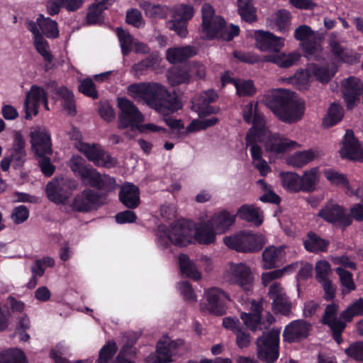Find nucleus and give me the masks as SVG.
Segmentation results:
<instances>
[{"instance_id": "4be33fe9", "label": "nucleus", "mask_w": 363, "mask_h": 363, "mask_svg": "<svg viewBox=\"0 0 363 363\" xmlns=\"http://www.w3.org/2000/svg\"><path fill=\"white\" fill-rule=\"evenodd\" d=\"M218 96L217 92L213 89H208L203 92L198 98L196 106L200 116H209L212 113H216L219 108L216 106H210L214 103Z\"/></svg>"}, {"instance_id": "a211bd4d", "label": "nucleus", "mask_w": 363, "mask_h": 363, "mask_svg": "<svg viewBox=\"0 0 363 363\" xmlns=\"http://www.w3.org/2000/svg\"><path fill=\"white\" fill-rule=\"evenodd\" d=\"M268 296L272 300L274 313H279L284 315L290 313L291 303L279 283L274 282L269 286Z\"/></svg>"}, {"instance_id": "603ef678", "label": "nucleus", "mask_w": 363, "mask_h": 363, "mask_svg": "<svg viewBox=\"0 0 363 363\" xmlns=\"http://www.w3.org/2000/svg\"><path fill=\"white\" fill-rule=\"evenodd\" d=\"M79 91L93 99L99 98L96 85L91 78H86L81 81L79 85Z\"/></svg>"}, {"instance_id": "9d476101", "label": "nucleus", "mask_w": 363, "mask_h": 363, "mask_svg": "<svg viewBox=\"0 0 363 363\" xmlns=\"http://www.w3.org/2000/svg\"><path fill=\"white\" fill-rule=\"evenodd\" d=\"M30 143L31 151L36 156L51 155L52 143L50 131L42 126H35L30 129Z\"/></svg>"}, {"instance_id": "f3484780", "label": "nucleus", "mask_w": 363, "mask_h": 363, "mask_svg": "<svg viewBox=\"0 0 363 363\" xmlns=\"http://www.w3.org/2000/svg\"><path fill=\"white\" fill-rule=\"evenodd\" d=\"M47 96L46 91L43 87L37 85L31 86L24 101L25 118L26 120H31L32 116H36L38 113L40 104Z\"/></svg>"}, {"instance_id": "9b49d317", "label": "nucleus", "mask_w": 363, "mask_h": 363, "mask_svg": "<svg viewBox=\"0 0 363 363\" xmlns=\"http://www.w3.org/2000/svg\"><path fill=\"white\" fill-rule=\"evenodd\" d=\"M317 216L328 223L340 226L343 229L352 223V219L346 213L345 208L337 203H327L318 211Z\"/></svg>"}, {"instance_id": "cd10ccee", "label": "nucleus", "mask_w": 363, "mask_h": 363, "mask_svg": "<svg viewBox=\"0 0 363 363\" xmlns=\"http://www.w3.org/2000/svg\"><path fill=\"white\" fill-rule=\"evenodd\" d=\"M235 216L231 215L227 211H223L215 214L208 221L218 233L225 232L235 223Z\"/></svg>"}, {"instance_id": "20e7f679", "label": "nucleus", "mask_w": 363, "mask_h": 363, "mask_svg": "<svg viewBox=\"0 0 363 363\" xmlns=\"http://www.w3.org/2000/svg\"><path fill=\"white\" fill-rule=\"evenodd\" d=\"M265 101L266 105L283 122L296 123L304 114V106L292 99L285 89L273 90L266 96Z\"/></svg>"}, {"instance_id": "13d9d810", "label": "nucleus", "mask_w": 363, "mask_h": 363, "mask_svg": "<svg viewBox=\"0 0 363 363\" xmlns=\"http://www.w3.org/2000/svg\"><path fill=\"white\" fill-rule=\"evenodd\" d=\"M240 318L245 326L250 330L252 331L261 330V320L257 313L252 314L250 313H242Z\"/></svg>"}, {"instance_id": "f8f14e48", "label": "nucleus", "mask_w": 363, "mask_h": 363, "mask_svg": "<svg viewBox=\"0 0 363 363\" xmlns=\"http://www.w3.org/2000/svg\"><path fill=\"white\" fill-rule=\"evenodd\" d=\"M341 91L347 108L352 110L360 101L363 93V83L358 77L350 76L342 80Z\"/></svg>"}, {"instance_id": "7c9ffc66", "label": "nucleus", "mask_w": 363, "mask_h": 363, "mask_svg": "<svg viewBox=\"0 0 363 363\" xmlns=\"http://www.w3.org/2000/svg\"><path fill=\"white\" fill-rule=\"evenodd\" d=\"M226 22L221 16H216L209 21L208 25L202 26L203 31L208 39L220 38Z\"/></svg>"}, {"instance_id": "774afa93", "label": "nucleus", "mask_w": 363, "mask_h": 363, "mask_svg": "<svg viewBox=\"0 0 363 363\" xmlns=\"http://www.w3.org/2000/svg\"><path fill=\"white\" fill-rule=\"evenodd\" d=\"M40 158L39 160V167H40L41 172L45 177H50L53 174L55 167L51 163V160L48 155L38 156Z\"/></svg>"}, {"instance_id": "39448f33", "label": "nucleus", "mask_w": 363, "mask_h": 363, "mask_svg": "<svg viewBox=\"0 0 363 363\" xmlns=\"http://www.w3.org/2000/svg\"><path fill=\"white\" fill-rule=\"evenodd\" d=\"M258 358L266 363L275 362L279 356V332H263L256 342Z\"/></svg>"}, {"instance_id": "ddd939ff", "label": "nucleus", "mask_w": 363, "mask_h": 363, "mask_svg": "<svg viewBox=\"0 0 363 363\" xmlns=\"http://www.w3.org/2000/svg\"><path fill=\"white\" fill-rule=\"evenodd\" d=\"M206 309L211 314L222 316L226 313L227 303L230 297L223 290L213 287L206 291Z\"/></svg>"}, {"instance_id": "e433bc0d", "label": "nucleus", "mask_w": 363, "mask_h": 363, "mask_svg": "<svg viewBox=\"0 0 363 363\" xmlns=\"http://www.w3.org/2000/svg\"><path fill=\"white\" fill-rule=\"evenodd\" d=\"M278 135H272L266 142L265 148L267 151L276 153H282L293 147L296 145V142L284 140L277 141Z\"/></svg>"}, {"instance_id": "4c0bfd02", "label": "nucleus", "mask_w": 363, "mask_h": 363, "mask_svg": "<svg viewBox=\"0 0 363 363\" xmlns=\"http://www.w3.org/2000/svg\"><path fill=\"white\" fill-rule=\"evenodd\" d=\"M271 133L267 128L251 127L247 132L245 136L246 145L251 144L263 143L266 139L269 140Z\"/></svg>"}, {"instance_id": "a18cd8bd", "label": "nucleus", "mask_w": 363, "mask_h": 363, "mask_svg": "<svg viewBox=\"0 0 363 363\" xmlns=\"http://www.w3.org/2000/svg\"><path fill=\"white\" fill-rule=\"evenodd\" d=\"M315 157V152L312 150L298 152L290 158L289 163L300 168L313 160Z\"/></svg>"}, {"instance_id": "72a5a7b5", "label": "nucleus", "mask_w": 363, "mask_h": 363, "mask_svg": "<svg viewBox=\"0 0 363 363\" xmlns=\"http://www.w3.org/2000/svg\"><path fill=\"white\" fill-rule=\"evenodd\" d=\"M109 0H102L98 3L92 4L86 14V22L89 25L97 23L101 17L104 11L108 9V6L111 5Z\"/></svg>"}, {"instance_id": "393cba45", "label": "nucleus", "mask_w": 363, "mask_h": 363, "mask_svg": "<svg viewBox=\"0 0 363 363\" xmlns=\"http://www.w3.org/2000/svg\"><path fill=\"white\" fill-rule=\"evenodd\" d=\"M284 251L282 247L269 246L262 252L263 267L265 269H274L282 264Z\"/></svg>"}, {"instance_id": "2f4dec72", "label": "nucleus", "mask_w": 363, "mask_h": 363, "mask_svg": "<svg viewBox=\"0 0 363 363\" xmlns=\"http://www.w3.org/2000/svg\"><path fill=\"white\" fill-rule=\"evenodd\" d=\"M344 116L342 107L337 103H333L328 109L327 114L323 118V125L330 128L340 123Z\"/></svg>"}, {"instance_id": "6ab92c4d", "label": "nucleus", "mask_w": 363, "mask_h": 363, "mask_svg": "<svg viewBox=\"0 0 363 363\" xmlns=\"http://www.w3.org/2000/svg\"><path fill=\"white\" fill-rule=\"evenodd\" d=\"M340 153L345 158L363 162V150L353 130L350 129L345 132Z\"/></svg>"}, {"instance_id": "a878e982", "label": "nucleus", "mask_w": 363, "mask_h": 363, "mask_svg": "<svg viewBox=\"0 0 363 363\" xmlns=\"http://www.w3.org/2000/svg\"><path fill=\"white\" fill-rule=\"evenodd\" d=\"M179 345L175 340L158 341L156 347L155 363H168L172 362V354Z\"/></svg>"}, {"instance_id": "680f3d73", "label": "nucleus", "mask_w": 363, "mask_h": 363, "mask_svg": "<svg viewBox=\"0 0 363 363\" xmlns=\"http://www.w3.org/2000/svg\"><path fill=\"white\" fill-rule=\"evenodd\" d=\"M233 55L239 61L250 65H254L261 61L260 57L252 52H245L235 50L233 52Z\"/></svg>"}, {"instance_id": "7ed1b4c3", "label": "nucleus", "mask_w": 363, "mask_h": 363, "mask_svg": "<svg viewBox=\"0 0 363 363\" xmlns=\"http://www.w3.org/2000/svg\"><path fill=\"white\" fill-rule=\"evenodd\" d=\"M192 233V226L186 220H179L170 225L166 235L173 245L179 247L187 246L193 238L201 245H210L216 241L215 230L208 221L196 228L194 236Z\"/></svg>"}, {"instance_id": "49530a36", "label": "nucleus", "mask_w": 363, "mask_h": 363, "mask_svg": "<svg viewBox=\"0 0 363 363\" xmlns=\"http://www.w3.org/2000/svg\"><path fill=\"white\" fill-rule=\"evenodd\" d=\"M307 70L322 83H328L332 77L327 67L320 66L315 63L308 64Z\"/></svg>"}, {"instance_id": "4d7b16f0", "label": "nucleus", "mask_w": 363, "mask_h": 363, "mask_svg": "<svg viewBox=\"0 0 363 363\" xmlns=\"http://www.w3.org/2000/svg\"><path fill=\"white\" fill-rule=\"evenodd\" d=\"M324 176L333 185L342 187L343 185L348 184V179L347 177L333 169L325 170Z\"/></svg>"}, {"instance_id": "58836bf2", "label": "nucleus", "mask_w": 363, "mask_h": 363, "mask_svg": "<svg viewBox=\"0 0 363 363\" xmlns=\"http://www.w3.org/2000/svg\"><path fill=\"white\" fill-rule=\"evenodd\" d=\"M282 186L291 192L301 191V177L294 172H281L280 174Z\"/></svg>"}, {"instance_id": "423d86ee", "label": "nucleus", "mask_w": 363, "mask_h": 363, "mask_svg": "<svg viewBox=\"0 0 363 363\" xmlns=\"http://www.w3.org/2000/svg\"><path fill=\"white\" fill-rule=\"evenodd\" d=\"M223 242L230 249L240 252H257L262 249L264 245L257 235L247 231L226 236Z\"/></svg>"}, {"instance_id": "1a4fd4ad", "label": "nucleus", "mask_w": 363, "mask_h": 363, "mask_svg": "<svg viewBox=\"0 0 363 363\" xmlns=\"http://www.w3.org/2000/svg\"><path fill=\"white\" fill-rule=\"evenodd\" d=\"M79 183L71 178H61L50 182L46 185V194L48 199L55 203H64L72 191L77 189Z\"/></svg>"}, {"instance_id": "338daca9", "label": "nucleus", "mask_w": 363, "mask_h": 363, "mask_svg": "<svg viewBox=\"0 0 363 363\" xmlns=\"http://www.w3.org/2000/svg\"><path fill=\"white\" fill-rule=\"evenodd\" d=\"M314 34L311 28L307 25H301L297 27L294 31V38L302 42L310 40L309 38Z\"/></svg>"}, {"instance_id": "b1692460", "label": "nucleus", "mask_w": 363, "mask_h": 363, "mask_svg": "<svg viewBox=\"0 0 363 363\" xmlns=\"http://www.w3.org/2000/svg\"><path fill=\"white\" fill-rule=\"evenodd\" d=\"M303 245L306 251L318 254L327 252L330 242L322 238L315 232L309 231L307 233L306 238L303 240Z\"/></svg>"}, {"instance_id": "dca6fc26", "label": "nucleus", "mask_w": 363, "mask_h": 363, "mask_svg": "<svg viewBox=\"0 0 363 363\" xmlns=\"http://www.w3.org/2000/svg\"><path fill=\"white\" fill-rule=\"evenodd\" d=\"M232 278L247 295L252 293L254 278L250 268L245 264L239 263L231 267Z\"/></svg>"}, {"instance_id": "37998d69", "label": "nucleus", "mask_w": 363, "mask_h": 363, "mask_svg": "<svg viewBox=\"0 0 363 363\" xmlns=\"http://www.w3.org/2000/svg\"><path fill=\"white\" fill-rule=\"evenodd\" d=\"M318 169L312 168L304 172L301 177V191L306 192H312L315 189V186L318 182Z\"/></svg>"}, {"instance_id": "473e14b6", "label": "nucleus", "mask_w": 363, "mask_h": 363, "mask_svg": "<svg viewBox=\"0 0 363 363\" xmlns=\"http://www.w3.org/2000/svg\"><path fill=\"white\" fill-rule=\"evenodd\" d=\"M179 268L182 274L194 280L201 279V274L196 269L194 264L190 260L189 256L181 253L178 257Z\"/></svg>"}, {"instance_id": "5fc2aeb1", "label": "nucleus", "mask_w": 363, "mask_h": 363, "mask_svg": "<svg viewBox=\"0 0 363 363\" xmlns=\"http://www.w3.org/2000/svg\"><path fill=\"white\" fill-rule=\"evenodd\" d=\"M236 93L240 97L252 96L256 93V89L252 80H244L235 83Z\"/></svg>"}, {"instance_id": "6e6d98bb", "label": "nucleus", "mask_w": 363, "mask_h": 363, "mask_svg": "<svg viewBox=\"0 0 363 363\" xmlns=\"http://www.w3.org/2000/svg\"><path fill=\"white\" fill-rule=\"evenodd\" d=\"M294 268V264H289L282 269H274L269 272L263 273L262 275V279L264 285H267L273 280L279 279L284 276V274Z\"/></svg>"}, {"instance_id": "09e8293b", "label": "nucleus", "mask_w": 363, "mask_h": 363, "mask_svg": "<svg viewBox=\"0 0 363 363\" xmlns=\"http://www.w3.org/2000/svg\"><path fill=\"white\" fill-rule=\"evenodd\" d=\"M301 47L308 60L313 58L315 60H320V54L318 52V45L315 40H308L301 43Z\"/></svg>"}, {"instance_id": "a19ab883", "label": "nucleus", "mask_w": 363, "mask_h": 363, "mask_svg": "<svg viewBox=\"0 0 363 363\" xmlns=\"http://www.w3.org/2000/svg\"><path fill=\"white\" fill-rule=\"evenodd\" d=\"M338 33L332 32L328 38V45L330 52L335 59L340 61H345L348 55L345 52V48L342 47L337 40Z\"/></svg>"}, {"instance_id": "aec40b11", "label": "nucleus", "mask_w": 363, "mask_h": 363, "mask_svg": "<svg viewBox=\"0 0 363 363\" xmlns=\"http://www.w3.org/2000/svg\"><path fill=\"white\" fill-rule=\"evenodd\" d=\"M140 189L133 183L125 182L121 187L118 199L121 203L129 209L136 208L140 203Z\"/></svg>"}, {"instance_id": "ea45409f", "label": "nucleus", "mask_w": 363, "mask_h": 363, "mask_svg": "<svg viewBox=\"0 0 363 363\" xmlns=\"http://www.w3.org/2000/svg\"><path fill=\"white\" fill-rule=\"evenodd\" d=\"M338 305L332 303L326 306L323 315L320 320L323 325H327L328 328L337 325L340 323H344L337 318Z\"/></svg>"}, {"instance_id": "f257e3e1", "label": "nucleus", "mask_w": 363, "mask_h": 363, "mask_svg": "<svg viewBox=\"0 0 363 363\" xmlns=\"http://www.w3.org/2000/svg\"><path fill=\"white\" fill-rule=\"evenodd\" d=\"M69 167L84 185L91 187L85 188L75 195L70 204L72 211L87 213L106 205L109 194L117 187L115 178L102 174L96 169L87 165L85 160L79 155L71 157Z\"/></svg>"}, {"instance_id": "6e6552de", "label": "nucleus", "mask_w": 363, "mask_h": 363, "mask_svg": "<svg viewBox=\"0 0 363 363\" xmlns=\"http://www.w3.org/2000/svg\"><path fill=\"white\" fill-rule=\"evenodd\" d=\"M78 148L86 158L96 167L110 169L117 164V160L113 157L99 144L93 143L91 145L86 143H81Z\"/></svg>"}, {"instance_id": "412c9836", "label": "nucleus", "mask_w": 363, "mask_h": 363, "mask_svg": "<svg viewBox=\"0 0 363 363\" xmlns=\"http://www.w3.org/2000/svg\"><path fill=\"white\" fill-rule=\"evenodd\" d=\"M26 140L23 134L19 130L14 132L12 147L10 150V156L13 160L15 169L23 166L26 160Z\"/></svg>"}, {"instance_id": "69168bd1", "label": "nucleus", "mask_w": 363, "mask_h": 363, "mask_svg": "<svg viewBox=\"0 0 363 363\" xmlns=\"http://www.w3.org/2000/svg\"><path fill=\"white\" fill-rule=\"evenodd\" d=\"M155 64V60L152 57H147L140 62L135 63L133 66V70L136 74H143L148 69L153 67Z\"/></svg>"}, {"instance_id": "3c124183", "label": "nucleus", "mask_w": 363, "mask_h": 363, "mask_svg": "<svg viewBox=\"0 0 363 363\" xmlns=\"http://www.w3.org/2000/svg\"><path fill=\"white\" fill-rule=\"evenodd\" d=\"M345 354L358 362H363V341H356L351 343L345 350Z\"/></svg>"}, {"instance_id": "f03ea898", "label": "nucleus", "mask_w": 363, "mask_h": 363, "mask_svg": "<svg viewBox=\"0 0 363 363\" xmlns=\"http://www.w3.org/2000/svg\"><path fill=\"white\" fill-rule=\"evenodd\" d=\"M128 94L158 112L174 113L182 108L178 98L159 83L132 84L128 86Z\"/></svg>"}, {"instance_id": "4468645a", "label": "nucleus", "mask_w": 363, "mask_h": 363, "mask_svg": "<svg viewBox=\"0 0 363 363\" xmlns=\"http://www.w3.org/2000/svg\"><path fill=\"white\" fill-rule=\"evenodd\" d=\"M256 48L262 52L278 53L284 46L285 39L269 31L258 30L255 32Z\"/></svg>"}, {"instance_id": "de8ad7c7", "label": "nucleus", "mask_w": 363, "mask_h": 363, "mask_svg": "<svg viewBox=\"0 0 363 363\" xmlns=\"http://www.w3.org/2000/svg\"><path fill=\"white\" fill-rule=\"evenodd\" d=\"M117 35L120 43L121 52L123 56H127L133 48V37L122 28H117Z\"/></svg>"}, {"instance_id": "2eb2a0df", "label": "nucleus", "mask_w": 363, "mask_h": 363, "mask_svg": "<svg viewBox=\"0 0 363 363\" xmlns=\"http://www.w3.org/2000/svg\"><path fill=\"white\" fill-rule=\"evenodd\" d=\"M311 325L304 320H296L287 325L283 332L284 340L290 343L298 342L309 335Z\"/></svg>"}, {"instance_id": "bb28decb", "label": "nucleus", "mask_w": 363, "mask_h": 363, "mask_svg": "<svg viewBox=\"0 0 363 363\" xmlns=\"http://www.w3.org/2000/svg\"><path fill=\"white\" fill-rule=\"evenodd\" d=\"M167 77L169 84L172 86L182 84H188L191 79V74L186 66H174L167 72Z\"/></svg>"}, {"instance_id": "79ce46f5", "label": "nucleus", "mask_w": 363, "mask_h": 363, "mask_svg": "<svg viewBox=\"0 0 363 363\" xmlns=\"http://www.w3.org/2000/svg\"><path fill=\"white\" fill-rule=\"evenodd\" d=\"M0 363H26V356L20 349H9L0 352Z\"/></svg>"}, {"instance_id": "052dcab7", "label": "nucleus", "mask_w": 363, "mask_h": 363, "mask_svg": "<svg viewBox=\"0 0 363 363\" xmlns=\"http://www.w3.org/2000/svg\"><path fill=\"white\" fill-rule=\"evenodd\" d=\"M330 271V265L326 260H320L315 264V279L318 282L329 279L328 276Z\"/></svg>"}, {"instance_id": "c03bdc74", "label": "nucleus", "mask_w": 363, "mask_h": 363, "mask_svg": "<svg viewBox=\"0 0 363 363\" xmlns=\"http://www.w3.org/2000/svg\"><path fill=\"white\" fill-rule=\"evenodd\" d=\"M118 347L113 341H108L101 347L99 353L98 363H108L117 352Z\"/></svg>"}, {"instance_id": "c9c22d12", "label": "nucleus", "mask_w": 363, "mask_h": 363, "mask_svg": "<svg viewBox=\"0 0 363 363\" xmlns=\"http://www.w3.org/2000/svg\"><path fill=\"white\" fill-rule=\"evenodd\" d=\"M37 23L43 33L48 38H56L59 36L57 23L50 18H45L43 15L37 18Z\"/></svg>"}, {"instance_id": "0e129e2a", "label": "nucleus", "mask_w": 363, "mask_h": 363, "mask_svg": "<svg viewBox=\"0 0 363 363\" xmlns=\"http://www.w3.org/2000/svg\"><path fill=\"white\" fill-rule=\"evenodd\" d=\"M28 217L29 210L23 205L14 208L11 213V218L15 224H21L23 223L28 218Z\"/></svg>"}, {"instance_id": "864d4df0", "label": "nucleus", "mask_w": 363, "mask_h": 363, "mask_svg": "<svg viewBox=\"0 0 363 363\" xmlns=\"http://www.w3.org/2000/svg\"><path fill=\"white\" fill-rule=\"evenodd\" d=\"M291 18V13L287 10L282 9L278 11L275 21V25L280 32L285 33L288 31Z\"/></svg>"}, {"instance_id": "c85d7f7f", "label": "nucleus", "mask_w": 363, "mask_h": 363, "mask_svg": "<svg viewBox=\"0 0 363 363\" xmlns=\"http://www.w3.org/2000/svg\"><path fill=\"white\" fill-rule=\"evenodd\" d=\"M301 55L298 52H293L289 55H267L264 56L263 61L274 63L282 68H289L299 61Z\"/></svg>"}, {"instance_id": "bf43d9fd", "label": "nucleus", "mask_w": 363, "mask_h": 363, "mask_svg": "<svg viewBox=\"0 0 363 363\" xmlns=\"http://www.w3.org/2000/svg\"><path fill=\"white\" fill-rule=\"evenodd\" d=\"M336 272L340 277L341 284L347 289L348 292L355 289V284L353 281L352 274L350 272L341 267H337Z\"/></svg>"}, {"instance_id": "f704fd0d", "label": "nucleus", "mask_w": 363, "mask_h": 363, "mask_svg": "<svg viewBox=\"0 0 363 363\" xmlns=\"http://www.w3.org/2000/svg\"><path fill=\"white\" fill-rule=\"evenodd\" d=\"M238 7L242 20L247 23L257 21L256 9L252 4V0H238Z\"/></svg>"}, {"instance_id": "c756f323", "label": "nucleus", "mask_w": 363, "mask_h": 363, "mask_svg": "<svg viewBox=\"0 0 363 363\" xmlns=\"http://www.w3.org/2000/svg\"><path fill=\"white\" fill-rule=\"evenodd\" d=\"M237 216L241 220L254 223L256 225H260L263 222L259 208L249 204L242 205L238 209Z\"/></svg>"}, {"instance_id": "8fccbe9b", "label": "nucleus", "mask_w": 363, "mask_h": 363, "mask_svg": "<svg viewBox=\"0 0 363 363\" xmlns=\"http://www.w3.org/2000/svg\"><path fill=\"white\" fill-rule=\"evenodd\" d=\"M34 45L37 52L43 57V60L48 63L52 62L53 56L48 50V43L43 35H39L37 39L34 40Z\"/></svg>"}, {"instance_id": "e2e57ef3", "label": "nucleus", "mask_w": 363, "mask_h": 363, "mask_svg": "<svg viewBox=\"0 0 363 363\" xmlns=\"http://www.w3.org/2000/svg\"><path fill=\"white\" fill-rule=\"evenodd\" d=\"M125 21L128 24L138 28L143 27L145 25L141 12L136 9H132L127 11Z\"/></svg>"}, {"instance_id": "5701e85b", "label": "nucleus", "mask_w": 363, "mask_h": 363, "mask_svg": "<svg viewBox=\"0 0 363 363\" xmlns=\"http://www.w3.org/2000/svg\"><path fill=\"white\" fill-rule=\"evenodd\" d=\"M197 49L191 45L169 48L166 51V59L171 64L182 62L195 56Z\"/></svg>"}, {"instance_id": "0eeeda50", "label": "nucleus", "mask_w": 363, "mask_h": 363, "mask_svg": "<svg viewBox=\"0 0 363 363\" xmlns=\"http://www.w3.org/2000/svg\"><path fill=\"white\" fill-rule=\"evenodd\" d=\"M117 102L120 110L118 125L120 129L136 128L144 121L143 113L133 101L125 97H118Z\"/></svg>"}]
</instances>
